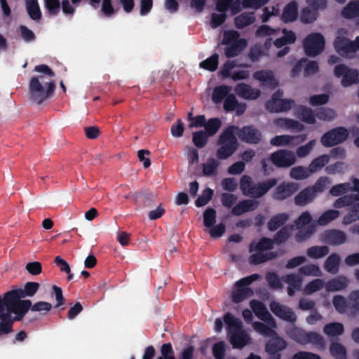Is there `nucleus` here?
Segmentation results:
<instances>
[{
    "label": "nucleus",
    "mask_w": 359,
    "mask_h": 359,
    "mask_svg": "<svg viewBox=\"0 0 359 359\" xmlns=\"http://www.w3.org/2000/svg\"><path fill=\"white\" fill-rule=\"evenodd\" d=\"M295 116L308 124H314L316 122V114L313 110L304 105H299L296 107Z\"/></svg>",
    "instance_id": "4be33fe9"
},
{
    "label": "nucleus",
    "mask_w": 359,
    "mask_h": 359,
    "mask_svg": "<svg viewBox=\"0 0 359 359\" xmlns=\"http://www.w3.org/2000/svg\"><path fill=\"white\" fill-rule=\"evenodd\" d=\"M331 180L326 176L319 177L313 186H309L317 196L318 193H323L331 184Z\"/></svg>",
    "instance_id": "09e8293b"
},
{
    "label": "nucleus",
    "mask_w": 359,
    "mask_h": 359,
    "mask_svg": "<svg viewBox=\"0 0 359 359\" xmlns=\"http://www.w3.org/2000/svg\"><path fill=\"white\" fill-rule=\"evenodd\" d=\"M282 33L284 36L276 39L273 42L276 48H280L287 44H292L296 41L297 37L293 31L283 29L282 30Z\"/></svg>",
    "instance_id": "7c9ffc66"
},
{
    "label": "nucleus",
    "mask_w": 359,
    "mask_h": 359,
    "mask_svg": "<svg viewBox=\"0 0 359 359\" xmlns=\"http://www.w3.org/2000/svg\"><path fill=\"white\" fill-rule=\"evenodd\" d=\"M269 161L277 168H289L294 164L296 157L291 151L280 149L270 155Z\"/></svg>",
    "instance_id": "9b49d317"
},
{
    "label": "nucleus",
    "mask_w": 359,
    "mask_h": 359,
    "mask_svg": "<svg viewBox=\"0 0 359 359\" xmlns=\"http://www.w3.org/2000/svg\"><path fill=\"white\" fill-rule=\"evenodd\" d=\"M277 257L278 253L276 252L271 251L263 253L261 251H257L249 257V262L252 265H258Z\"/></svg>",
    "instance_id": "bb28decb"
},
{
    "label": "nucleus",
    "mask_w": 359,
    "mask_h": 359,
    "mask_svg": "<svg viewBox=\"0 0 359 359\" xmlns=\"http://www.w3.org/2000/svg\"><path fill=\"white\" fill-rule=\"evenodd\" d=\"M239 38V33L235 30H228L225 31L224 33V36L222 39V43L226 46L229 44H231L236 43Z\"/></svg>",
    "instance_id": "69168bd1"
},
{
    "label": "nucleus",
    "mask_w": 359,
    "mask_h": 359,
    "mask_svg": "<svg viewBox=\"0 0 359 359\" xmlns=\"http://www.w3.org/2000/svg\"><path fill=\"white\" fill-rule=\"evenodd\" d=\"M231 90V87L226 85L216 87L212 94V101L216 104L221 103L229 95Z\"/></svg>",
    "instance_id": "473e14b6"
},
{
    "label": "nucleus",
    "mask_w": 359,
    "mask_h": 359,
    "mask_svg": "<svg viewBox=\"0 0 359 359\" xmlns=\"http://www.w3.org/2000/svg\"><path fill=\"white\" fill-rule=\"evenodd\" d=\"M341 15L345 19H356V23L359 25V0L348 3L341 10Z\"/></svg>",
    "instance_id": "412c9836"
},
{
    "label": "nucleus",
    "mask_w": 359,
    "mask_h": 359,
    "mask_svg": "<svg viewBox=\"0 0 359 359\" xmlns=\"http://www.w3.org/2000/svg\"><path fill=\"white\" fill-rule=\"evenodd\" d=\"M277 183L278 180L276 178H271L266 181L255 183L250 176L248 175H243L240 180V189L244 196H250L252 199L240 201L233 207L232 214L239 216L245 212L255 210L259 205V202L255 199L264 196Z\"/></svg>",
    "instance_id": "7ed1b4c3"
},
{
    "label": "nucleus",
    "mask_w": 359,
    "mask_h": 359,
    "mask_svg": "<svg viewBox=\"0 0 359 359\" xmlns=\"http://www.w3.org/2000/svg\"><path fill=\"white\" fill-rule=\"evenodd\" d=\"M282 280L288 286L293 287L297 290H300L302 287V279L298 274L291 273L282 277Z\"/></svg>",
    "instance_id": "13d9d810"
},
{
    "label": "nucleus",
    "mask_w": 359,
    "mask_h": 359,
    "mask_svg": "<svg viewBox=\"0 0 359 359\" xmlns=\"http://www.w3.org/2000/svg\"><path fill=\"white\" fill-rule=\"evenodd\" d=\"M208 136L204 130L194 132L192 136L193 143L197 148H203L208 143Z\"/></svg>",
    "instance_id": "5fc2aeb1"
},
{
    "label": "nucleus",
    "mask_w": 359,
    "mask_h": 359,
    "mask_svg": "<svg viewBox=\"0 0 359 359\" xmlns=\"http://www.w3.org/2000/svg\"><path fill=\"white\" fill-rule=\"evenodd\" d=\"M219 163L215 158H210L207 163H203V174L205 177L212 176L217 174Z\"/></svg>",
    "instance_id": "864d4df0"
},
{
    "label": "nucleus",
    "mask_w": 359,
    "mask_h": 359,
    "mask_svg": "<svg viewBox=\"0 0 359 359\" xmlns=\"http://www.w3.org/2000/svg\"><path fill=\"white\" fill-rule=\"evenodd\" d=\"M334 47L341 56H348L349 54H353V46L351 44V41L346 37L337 36L334 42Z\"/></svg>",
    "instance_id": "aec40b11"
},
{
    "label": "nucleus",
    "mask_w": 359,
    "mask_h": 359,
    "mask_svg": "<svg viewBox=\"0 0 359 359\" xmlns=\"http://www.w3.org/2000/svg\"><path fill=\"white\" fill-rule=\"evenodd\" d=\"M332 304L335 309L340 313H347L348 315L349 306L348 299H346L341 295H335L332 299Z\"/></svg>",
    "instance_id": "a19ab883"
},
{
    "label": "nucleus",
    "mask_w": 359,
    "mask_h": 359,
    "mask_svg": "<svg viewBox=\"0 0 359 359\" xmlns=\"http://www.w3.org/2000/svg\"><path fill=\"white\" fill-rule=\"evenodd\" d=\"M255 17L253 12H244L234 18L235 27L237 29H243L253 24Z\"/></svg>",
    "instance_id": "c756f323"
},
{
    "label": "nucleus",
    "mask_w": 359,
    "mask_h": 359,
    "mask_svg": "<svg viewBox=\"0 0 359 359\" xmlns=\"http://www.w3.org/2000/svg\"><path fill=\"white\" fill-rule=\"evenodd\" d=\"M340 257L337 253H332L330 255L324 263L325 270L332 274L338 273L340 264Z\"/></svg>",
    "instance_id": "c85d7f7f"
},
{
    "label": "nucleus",
    "mask_w": 359,
    "mask_h": 359,
    "mask_svg": "<svg viewBox=\"0 0 359 359\" xmlns=\"http://www.w3.org/2000/svg\"><path fill=\"white\" fill-rule=\"evenodd\" d=\"M340 212L337 210H328L325 211L318 219V224L320 226H325L332 221L337 219Z\"/></svg>",
    "instance_id": "79ce46f5"
},
{
    "label": "nucleus",
    "mask_w": 359,
    "mask_h": 359,
    "mask_svg": "<svg viewBox=\"0 0 359 359\" xmlns=\"http://www.w3.org/2000/svg\"><path fill=\"white\" fill-rule=\"evenodd\" d=\"M316 198L313 191L310 187H307L295 196L294 201L297 205L305 206L313 202Z\"/></svg>",
    "instance_id": "b1692460"
},
{
    "label": "nucleus",
    "mask_w": 359,
    "mask_h": 359,
    "mask_svg": "<svg viewBox=\"0 0 359 359\" xmlns=\"http://www.w3.org/2000/svg\"><path fill=\"white\" fill-rule=\"evenodd\" d=\"M234 90L239 97L245 100H256L260 95L259 89L252 88L250 86L244 83L237 84Z\"/></svg>",
    "instance_id": "f3484780"
},
{
    "label": "nucleus",
    "mask_w": 359,
    "mask_h": 359,
    "mask_svg": "<svg viewBox=\"0 0 359 359\" xmlns=\"http://www.w3.org/2000/svg\"><path fill=\"white\" fill-rule=\"evenodd\" d=\"M271 312L278 318L291 323L297 321V315L290 307L282 305L279 302L272 301L269 304Z\"/></svg>",
    "instance_id": "ddd939ff"
},
{
    "label": "nucleus",
    "mask_w": 359,
    "mask_h": 359,
    "mask_svg": "<svg viewBox=\"0 0 359 359\" xmlns=\"http://www.w3.org/2000/svg\"><path fill=\"white\" fill-rule=\"evenodd\" d=\"M253 78L262 83V85L274 89L278 86V82L271 70H258L253 74Z\"/></svg>",
    "instance_id": "dca6fc26"
},
{
    "label": "nucleus",
    "mask_w": 359,
    "mask_h": 359,
    "mask_svg": "<svg viewBox=\"0 0 359 359\" xmlns=\"http://www.w3.org/2000/svg\"><path fill=\"white\" fill-rule=\"evenodd\" d=\"M350 191H351V184L345 182L333 186L330 189L329 194L332 196L337 197L346 195V194Z\"/></svg>",
    "instance_id": "de8ad7c7"
},
{
    "label": "nucleus",
    "mask_w": 359,
    "mask_h": 359,
    "mask_svg": "<svg viewBox=\"0 0 359 359\" xmlns=\"http://www.w3.org/2000/svg\"><path fill=\"white\" fill-rule=\"evenodd\" d=\"M40 287L39 283L36 282H27L25 283L24 288H19L16 290H12V294L18 295L17 297L25 298L26 297H33L39 290Z\"/></svg>",
    "instance_id": "5701e85b"
},
{
    "label": "nucleus",
    "mask_w": 359,
    "mask_h": 359,
    "mask_svg": "<svg viewBox=\"0 0 359 359\" xmlns=\"http://www.w3.org/2000/svg\"><path fill=\"white\" fill-rule=\"evenodd\" d=\"M325 41L320 33L309 34L304 40L303 46L306 55L315 57L319 55L325 48Z\"/></svg>",
    "instance_id": "6e6552de"
},
{
    "label": "nucleus",
    "mask_w": 359,
    "mask_h": 359,
    "mask_svg": "<svg viewBox=\"0 0 359 359\" xmlns=\"http://www.w3.org/2000/svg\"><path fill=\"white\" fill-rule=\"evenodd\" d=\"M219 65V55L214 53L210 57L200 62L199 67L210 72H215Z\"/></svg>",
    "instance_id": "a18cd8bd"
},
{
    "label": "nucleus",
    "mask_w": 359,
    "mask_h": 359,
    "mask_svg": "<svg viewBox=\"0 0 359 359\" xmlns=\"http://www.w3.org/2000/svg\"><path fill=\"white\" fill-rule=\"evenodd\" d=\"M334 75L337 78H341V84L343 87H348L359 83L358 70L351 69L344 64L335 66Z\"/></svg>",
    "instance_id": "9d476101"
},
{
    "label": "nucleus",
    "mask_w": 359,
    "mask_h": 359,
    "mask_svg": "<svg viewBox=\"0 0 359 359\" xmlns=\"http://www.w3.org/2000/svg\"><path fill=\"white\" fill-rule=\"evenodd\" d=\"M355 196L352 194H346L339 197L334 202L332 206L336 209H340L342 208L349 207L355 205Z\"/></svg>",
    "instance_id": "49530a36"
},
{
    "label": "nucleus",
    "mask_w": 359,
    "mask_h": 359,
    "mask_svg": "<svg viewBox=\"0 0 359 359\" xmlns=\"http://www.w3.org/2000/svg\"><path fill=\"white\" fill-rule=\"evenodd\" d=\"M330 352L335 359H346V349L339 342H332L330 344Z\"/></svg>",
    "instance_id": "3c124183"
},
{
    "label": "nucleus",
    "mask_w": 359,
    "mask_h": 359,
    "mask_svg": "<svg viewBox=\"0 0 359 359\" xmlns=\"http://www.w3.org/2000/svg\"><path fill=\"white\" fill-rule=\"evenodd\" d=\"M348 137V130L344 127L339 126L325 133L320 138V142L325 147H331L343 143Z\"/></svg>",
    "instance_id": "1a4fd4ad"
},
{
    "label": "nucleus",
    "mask_w": 359,
    "mask_h": 359,
    "mask_svg": "<svg viewBox=\"0 0 359 359\" xmlns=\"http://www.w3.org/2000/svg\"><path fill=\"white\" fill-rule=\"evenodd\" d=\"M250 306L255 315L261 320L267 321L273 319L271 315L262 302L252 299L250 302Z\"/></svg>",
    "instance_id": "a878e982"
},
{
    "label": "nucleus",
    "mask_w": 359,
    "mask_h": 359,
    "mask_svg": "<svg viewBox=\"0 0 359 359\" xmlns=\"http://www.w3.org/2000/svg\"><path fill=\"white\" fill-rule=\"evenodd\" d=\"M295 104V101L292 99H282L278 102L269 100L266 102V109L271 113L287 111Z\"/></svg>",
    "instance_id": "2eb2a0df"
},
{
    "label": "nucleus",
    "mask_w": 359,
    "mask_h": 359,
    "mask_svg": "<svg viewBox=\"0 0 359 359\" xmlns=\"http://www.w3.org/2000/svg\"><path fill=\"white\" fill-rule=\"evenodd\" d=\"M299 185L294 182H283L280 184L275 189L273 194V198L277 201H283L297 191Z\"/></svg>",
    "instance_id": "4468645a"
},
{
    "label": "nucleus",
    "mask_w": 359,
    "mask_h": 359,
    "mask_svg": "<svg viewBox=\"0 0 359 359\" xmlns=\"http://www.w3.org/2000/svg\"><path fill=\"white\" fill-rule=\"evenodd\" d=\"M348 297V316L354 317L359 314V290L352 291Z\"/></svg>",
    "instance_id": "72a5a7b5"
},
{
    "label": "nucleus",
    "mask_w": 359,
    "mask_h": 359,
    "mask_svg": "<svg viewBox=\"0 0 359 359\" xmlns=\"http://www.w3.org/2000/svg\"><path fill=\"white\" fill-rule=\"evenodd\" d=\"M348 284V280L345 276H338L327 282L325 287L327 291H340L345 289Z\"/></svg>",
    "instance_id": "cd10ccee"
},
{
    "label": "nucleus",
    "mask_w": 359,
    "mask_h": 359,
    "mask_svg": "<svg viewBox=\"0 0 359 359\" xmlns=\"http://www.w3.org/2000/svg\"><path fill=\"white\" fill-rule=\"evenodd\" d=\"M162 356L158 357L157 359H175L174 356V351L171 344H163L161 348Z\"/></svg>",
    "instance_id": "774afa93"
},
{
    "label": "nucleus",
    "mask_w": 359,
    "mask_h": 359,
    "mask_svg": "<svg viewBox=\"0 0 359 359\" xmlns=\"http://www.w3.org/2000/svg\"><path fill=\"white\" fill-rule=\"evenodd\" d=\"M288 219V215L286 213H280L273 216L268 222L267 227L271 231L277 230L283 226Z\"/></svg>",
    "instance_id": "f704fd0d"
},
{
    "label": "nucleus",
    "mask_w": 359,
    "mask_h": 359,
    "mask_svg": "<svg viewBox=\"0 0 359 359\" xmlns=\"http://www.w3.org/2000/svg\"><path fill=\"white\" fill-rule=\"evenodd\" d=\"M273 244L274 241H273V239L263 237L260 238L257 243H252L250 245L249 251L250 252H252L254 251L271 250L273 248Z\"/></svg>",
    "instance_id": "2f4dec72"
},
{
    "label": "nucleus",
    "mask_w": 359,
    "mask_h": 359,
    "mask_svg": "<svg viewBox=\"0 0 359 359\" xmlns=\"http://www.w3.org/2000/svg\"><path fill=\"white\" fill-rule=\"evenodd\" d=\"M224 322L227 325L229 342L234 348H243L248 344L250 339L243 330V324L239 319L229 312L224 316Z\"/></svg>",
    "instance_id": "20e7f679"
},
{
    "label": "nucleus",
    "mask_w": 359,
    "mask_h": 359,
    "mask_svg": "<svg viewBox=\"0 0 359 359\" xmlns=\"http://www.w3.org/2000/svg\"><path fill=\"white\" fill-rule=\"evenodd\" d=\"M330 248L327 245H315L309 248L306 255L311 259H320L328 255Z\"/></svg>",
    "instance_id": "e433bc0d"
},
{
    "label": "nucleus",
    "mask_w": 359,
    "mask_h": 359,
    "mask_svg": "<svg viewBox=\"0 0 359 359\" xmlns=\"http://www.w3.org/2000/svg\"><path fill=\"white\" fill-rule=\"evenodd\" d=\"M346 233L339 229H332L325 231L320 236V240L323 243L337 246L346 243Z\"/></svg>",
    "instance_id": "f8f14e48"
},
{
    "label": "nucleus",
    "mask_w": 359,
    "mask_h": 359,
    "mask_svg": "<svg viewBox=\"0 0 359 359\" xmlns=\"http://www.w3.org/2000/svg\"><path fill=\"white\" fill-rule=\"evenodd\" d=\"M55 88V83L52 80H50L47 87L41 85L39 78L32 77L29 83V98L34 103L41 104L53 96Z\"/></svg>",
    "instance_id": "39448f33"
},
{
    "label": "nucleus",
    "mask_w": 359,
    "mask_h": 359,
    "mask_svg": "<svg viewBox=\"0 0 359 359\" xmlns=\"http://www.w3.org/2000/svg\"><path fill=\"white\" fill-rule=\"evenodd\" d=\"M26 8L27 13L32 20H41V12L37 0H26Z\"/></svg>",
    "instance_id": "c9c22d12"
},
{
    "label": "nucleus",
    "mask_w": 359,
    "mask_h": 359,
    "mask_svg": "<svg viewBox=\"0 0 359 359\" xmlns=\"http://www.w3.org/2000/svg\"><path fill=\"white\" fill-rule=\"evenodd\" d=\"M298 230V232L295 235V240L297 242L301 243L309 238L315 233L316 225L311 224Z\"/></svg>",
    "instance_id": "c03bdc74"
},
{
    "label": "nucleus",
    "mask_w": 359,
    "mask_h": 359,
    "mask_svg": "<svg viewBox=\"0 0 359 359\" xmlns=\"http://www.w3.org/2000/svg\"><path fill=\"white\" fill-rule=\"evenodd\" d=\"M312 217L308 211L302 212L294 221V224L297 229H300L304 226L311 224Z\"/></svg>",
    "instance_id": "052dcab7"
},
{
    "label": "nucleus",
    "mask_w": 359,
    "mask_h": 359,
    "mask_svg": "<svg viewBox=\"0 0 359 359\" xmlns=\"http://www.w3.org/2000/svg\"><path fill=\"white\" fill-rule=\"evenodd\" d=\"M236 133L241 142L251 144H259L262 137L261 132L252 125L241 128L233 125L229 126L224 129L217 140V145H220L216 151L217 158L227 159L237 150L239 144Z\"/></svg>",
    "instance_id": "f257e3e1"
},
{
    "label": "nucleus",
    "mask_w": 359,
    "mask_h": 359,
    "mask_svg": "<svg viewBox=\"0 0 359 359\" xmlns=\"http://www.w3.org/2000/svg\"><path fill=\"white\" fill-rule=\"evenodd\" d=\"M316 10H313L309 6L304 8L301 11L300 20L303 23H311L316 20Z\"/></svg>",
    "instance_id": "4d7b16f0"
},
{
    "label": "nucleus",
    "mask_w": 359,
    "mask_h": 359,
    "mask_svg": "<svg viewBox=\"0 0 359 359\" xmlns=\"http://www.w3.org/2000/svg\"><path fill=\"white\" fill-rule=\"evenodd\" d=\"M44 6L49 15H57L60 11L59 0H44Z\"/></svg>",
    "instance_id": "680f3d73"
},
{
    "label": "nucleus",
    "mask_w": 359,
    "mask_h": 359,
    "mask_svg": "<svg viewBox=\"0 0 359 359\" xmlns=\"http://www.w3.org/2000/svg\"><path fill=\"white\" fill-rule=\"evenodd\" d=\"M287 346V341L283 338L275 335L266 341L265 351L268 354L280 353L285 350Z\"/></svg>",
    "instance_id": "a211bd4d"
},
{
    "label": "nucleus",
    "mask_w": 359,
    "mask_h": 359,
    "mask_svg": "<svg viewBox=\"0 0 359 359\" xmlns=\"http://www.w3.org/2000/svg\"><path fill=\"white\" fill-rule=\"evenodd\" d=\"M247 46V40L243 38L240 39L236 43L225 46L224 55L228 58L236 57L243 52Z\"/></svg>",
    "instance_id": "6ab92c4d"
},
{
    "label": "nucleus",
    "mask_w": 359,
    "mask_h": 359,
    "mask_svg": "<svg viewBox=\"0 0 359 359\" xmlns=\"http://www.w3.org/2000/svg\"><path fill=\"white\" fill-rule=\"evenodd\" d=\"M259 278L257 273L252 274L249 276L243 278L236 283L237 289L232 292V302L236 304L241 303L247 298L253 295V291L248 286L252 282L257 280Z\"/></svg>",
    "instance_id": "0eeeda50"
},
{
    "label": "nucleus",
    "mask_w": 359,
    "mask_h": 359,
    "mask_svg": "<svg viewBox=\"0 0 359 359\" xmlns=\"http://www.w3.org/2000/svg\"><path fill=\"white\" fill-rule=\"evenodd\" d=\"M293 225H287L283 226L274 236L273 241L277 245H281L285 243L290 236L291 231L293 229Z\"/></svg>",
    "instance_id": "ea45409f"
},
{
    "label": "nucleus",
    "mask_w": 359,
    "mask_h": 359,
    "mask_svg": "<svg viewBox=\"0 0 359 359\" xmlns=\"http://www.w3.org/2000/svg\"><path fill=\"white\" fill-rule=\"evenodd\" d=\"M293 139L294 137L288 135H276L271 138L270 143L271 144L277 147L285 146L290 144Z\"/></svg>",
    "instance_id": "0e129e2a"
},
{
    "label": "nucleus",
    "mask_w": 359,
    "mask_h": 359,
    "mask_svg": "<svg viewBox=\"0 0 359 359\" xmlns=\"http://www.w3.org/2000/svg\"><path fill=\"white\" fill-rule=\"evenodd\" d=\"M217 212L216 210L208 207L203 212V224L207 228L213 227L216 223Z\"/></svg>",
    "instance_id": "6e6d98bb"
},
{
    "label": "nucleus",
    "mask_w": 359,
    "mask_h": 359,
    "mask_svg": "<svg viewBox=\"0 0 359 359\" xmlns=\"http://www.w3.org/2000/svg\"><path fill=\"white\" fill-rule=\"evenodd\" d=\"M329 99L330 96L326 93L314 95L309 97V103L313 107L320 106L327 104L329 101Z\"/></svg>",
    "instance_id": "338daca9"
},
{
    "label": "nucleus",
    "mask_w": 359,
    "mask_h": 359,
    "mask_svg": "<svg viewBox=\"0 0 359 359\" xmlns=\"http://www.w3.org/2000/svg\"><path fill=\"white\" fill-rule=\"evenodd\" d=\"M330 156L327 154H323L314 158L309 164V168L311 174L322 169L330 161Z\"/></svg>",
    "instance_id": "58836bf2"
},
{
    "label": "nucleus",
    "mask_w": 359,
    "mask_h": 359,
    "mask_svg": "<svg viewBox=\"0 0 359 359\" xmlns=\"http://www.w3.org/2000/svg\"><path fill=\"white\" fill-rule=\"evenodd\" d=\"M214 191L210 188L205 189L202 194L199 196L195 201L196 206L202 207L207 205L212 199Z\"/></svg>",
    "instance_id": "bf43d9fd"
},
{
    "label": "nucleus",
    "mask_w": 359,
    "mask_h": 359,
    "mask_svg": "<svg viewBox=\"0 0 359 359\" xmlns=\"http://www.w3.org/2000/svg\"><path fill=\"white\" fill-rule=\"evenodd\" d=\"M311 175V172L308 168L303 166H296L290 170V175L292 179L302 180L308 178Z\"/></svg>",
    "instance_id": "8fccbe9b"
},
{
    "label": "nucleus",
    "mask_w": 359,
    "mask_h": 359,
    "mask_svg": "<svg viewBox=\"0 0 359 359\" xmlns=\"http://www.w3.org/2000/svg\"><path fill=\"white\" fill-rule=\"evenodd\" d=\"M17 296L11 291L6 292L4 297L0 296V336L12 332L13 323L22 320L30 310L32 301Z\"/></svg>",
    "instance_id": "f03ea898"
},
{
    "label": "nucleus",
    "mask_w": 359,
    "mask_h": 359,
    "mask_svg": "<svg viewBox=\"0 0 359 359\" xmlns=\"http://www.w3.org/2000/svg\"><path fill=\"white\" fill-rule=\"evenodd\" d=\"M287 335L299 344H312L322 347L325 344L323 337L316 332H306L304 330L292 327L286 330Z\"/></svg>",
    "instance_id": "423d86ee"
},
{
    "label": "nucleus",
    "mask_w": 359,
    "mask_h": 359,
    "mask_svg": "<svg viewBox=\"0 0 359 359\" xmlns=\"http://www.w3.org/2000/svg\"><path fill=\"white\" fill-rule=\"evenodd\" d=\"M263 55L264 50L262 46L257 43L250 48L248 57L252 62H257Z\"/></svg>",
    "instance_id": "e2e57ef3"
},
{
    "label": "nucleus",
    "mask_w": 359,
    "mask_h": 359,
    "mask_svg": "<svg viewBox=\"0 0 359 359\" xmlns=\"http://www.w3.org/2000/svg\"><path fill=\"white\" fill-rule=\"evenodd\" d=\"M337 117L336 111L328 107H320L316 111V118L321 121H331Z\"/></svg>",
    "instance_id": "37998d69"
},
{
    "label": "nucleus",
    "mask_w": 359,
    "mask_h": 359,
    "mask_svg": "<svg viewBox=\"0 0 359 359\" xmlns=\"http://www.w3.org/2000/svg\"><path fill=\"white\" fill-rule=\"evenodd\" d=\"M222 126V121L218 118H211L208 120L205 126V132L209 136L215 135Z\"/></svg>",
    "instance_id": "603ef678"
},
{
    "label": "nucleus",
    "mask_w": 359,
    "mask_h": 359,
    "mask_svg": "<svg viewBox=\"0 0 359 359\" xmlns=\"http://www.w3.org/2000/svg\"><path fill=\"white\" fill-rule=\"evenodd\" d=\"M298 17V4L293 0L288 3L285 8L281 15V19L284 22H292Z\"/></svg>",
    "instance_id": "393cba45"
},
{
    "label": "nucleus",
    "mask_w": 359,
    "mask_h": 359,
    "mask_svg": "<svg viewBox=\"0 0 359 359\" xmlns=\"http://www.w3.org/2000/svg\"><path fill=\"white\" fill-rule=\"evenodd\" d=\"M323 332L328 337H337L344 333V327L341 323H330L324 326Z\"/></svg>",
    "instance_id": "4c0bfd02"
}]
</instances>
